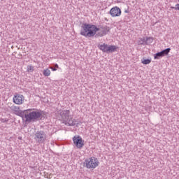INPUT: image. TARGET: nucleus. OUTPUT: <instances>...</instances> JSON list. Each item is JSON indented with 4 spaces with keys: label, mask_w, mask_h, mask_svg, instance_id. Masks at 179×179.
<instances>
[{
    "label": "nucleus",
    "mask_w": 179,
    "mask_h": 179,
    "mask_svg": "<svg viewBox=\"0 0 179 179\" xmlns=\"http://www.w3.org/2000/svg\"><path fill=\"white\" fill-rule=\"evenodd\" d=\"M13 101L15 104L20 106L23 104V101H24V96L22 94H15L13 98Z\"/></svg>",
    "instance_id": "1a4fd4ad"
},
{
    "label": "nucleus",
    "mask_w": 179,
    "mask_h": 179,
    "mask_svg": "<svg viewBox=\"0 0 179 179\" xmlns=\"http://www.w3.org/2000/svg\"><path fill=\"white\" fill-rule=\"evenodd\" d=\"M163 55L161 52H159L154 55V59H160V58H163Z\"/></svg>",
    "instance_id": "4468645a"
},
{
    "label": "nucleus",
    "mask_w": 179,
    "mask_h": 179,
    "mask_svg": "<svg viewBox=\"0 0 179 179\" xmlns=\"http://www.w3.org/2000/svg\"><path fill=\"white\" fill-rule=\"evenodd\" d=\"M178 2H179V0H178Z\"/></svg>",
    "instance_id": "4be33fe9"
},
{
    "label": "nucleus",
    "mask_w": 179,
    "mask_h": 179,
    "mask_svg": "<svg viewBox=\"0 0 179 179\" xmlns=\"http://www.w3.org/2000/svg\"><path fill=\"white\" fill-rule=\"evenodd\" d=\"M34 71V66H27V72H33Z\"/></svg>",
    "instance_id": "dca6fc26"
},
{
    "label": "nucleus",
    "mask_w": 179,
    "mask_h": 179,
    "mask_svg": "<svg viewBox=\"0 0 179 179\" xmlns=\"http://www.w3.org/2000/svg\"><path fill=\"white\" fill-rule=\"evenodd\" d=\"M10 110L12 111H13L14 114H15V115H18L19 117H23V112H22V110H20V108L18 106H13L10 107Z\"/></svg>",
    "instance_id": "9b49d317"
},
{
    "label": "nucleus",
    "mask_w": 179,
    "mask_h": 179,
    "mask_svg": "<svg viewBox=\"0 0 179 179\" xmlns=\"http://www.w3.org/2000/svg\"><path fill=\"white\" fill-rule=\"evenodd\" d=\"M69 110H62L59 113L63 124H65L67 127H75L76 125V120L70 116Z\"/></svg>",
    "instance_id": "7ed1b4c3"
},
{
    "label": "nucleus",
    "mask_w": 179,
    "mask_h": 179,
    "mask_svg": "<svg viewBox=\"0 0 179 179\" xmlns=\"http://www.w3.org/2000/svg\"><path fill=\"white\" fill-rule=\"evenodd\" d=\"M171 51V49L170 48H168L162 51H161V54H162L163 57H165V55H169V53Z\"/></svg>",
    "instance_id": "f8f14e48"
},
{
    "label": "nucleus",
    "mask_w": 179,
    "mask_h": 179,
    "mask_svg": "<svg viewBox=\"0 0 179 179\" xmlns=\"http://www.w3.org/2000/svg\"><path fill=\"white\" fill-rule=\"evenodd\" d=\"M55 68H59V66H58V64H55Z\"/></svg>",
    "instance_id": "aec40b11"
},
{
    "label": "nucleus",
    "mask_w": 179,
    "mask_h": 179,
    "mask_svg": "<svg viewBox=\"0 0 179 179\" xmlns=\"http://www.w3.org/2000/svg\"><path fill=\"white\" fill-rule=\"evenodd\" d=\"M110 15L112 17H117L118 16H121V9L120 8L115 6L110 9Z\"/></svg>",
    "instance_id": "9d476101"
},
{
    "label": "nucleus",
    "mask_w": 179,
    "mask_h": 179,
    "mask_svg": "<svg viewBox=\"0 0 179 179\" xmlns=\"http://www.w3.org/2000/svg\"><path fill=\"white\" fill-rule=\"evenodd\" d=\"M108 31H110V27L107 26L101 27L97 31L96 37H103V36H106Z\"/></svg>",
    "instance_id": "6e6552de"
},
{
    "label": "nucleus",
    "mask_w": 179,
    "mask_h": 179,
    "mask_svg": "<svg viewBox=\"0 0 179 179\" xmlns=\"http://www.w3.org/2000/svg\"><path fill=\"white\" fill-rule=\"evenodd\" d=\"M73 141L74 145H76V148H78V149H82V148H83V146L85 145V143L83 141V139H82V137L80 136H74L73 138Z\"/></svg>",
    "instance_id": "0eeeda50"
},
{
    "label": "nucleus",
    "mask_w": 179,
    "mask_h": 179,
    "mask_svg": "<svg viewBox=\"0 0 179 179\" xmlns=\"http://www.w3.org/2000/svg\"><path fill=\"white\" fill-rule=\"evenodd\" d=\"M98 48L101 50L103 52H106V54H110V52H114L117 50V46L115 45H108L106 43L99 45Z\"/></svg>",
    "instance_id": "39448f33"
},
{
    "label": "nucleus",
    "mask_w": 179,
    "mask_h": 179,
    "mask_svg": "<svg viewBox=\"0 0 179 179\" xmlns=\"http://www.w3.org/2000/svg\"><path fill=\"white\" fill-rule=\"evenodd\" d=\"M43 76H50L51 75V71L49 69H45L43 71Z\"/></svg>",
    "instance_id": "ddd939ff"
},
{
    "label": "nucleus",
    "mask_w": 179,
    "mask_h": 179,
    "mask_svg": "<svg viewBox=\"0 0 179 179\" xmlns=\"http://www.w3.org/2000/svg\"><path fill=\"white\" fill-rule=\"evenodd\" d=\"M172 9H175L176 10H179V3L176 5V7H171Z\"/></svg>",
    "instance_id": "f3484780"
},
{
    "label": "nucleus",
    "mask_w": 179,
    "mask_h": 179,
    "mask_svg": "<svg viewBox=\"0 0 179 179\" xmlns=\"http://www.w3.org/2000/svg\"><path fill=\"white\" fill-rule=\"evenodd\" d=\"M81 27L80 35L84 36V37H94V36L96 37L97 31L100 30V28L92 24L85 23Z\"/></svg>",
    "instance_id": "f257e3e1"
},
{
    "label": "nucleus",
    "mask_w": 179,
    "mask_h": 179,
    "mask_svg": "<svg viewBox=\"0 0 179 179\" xmlns=\"http://www.w3.org/2000/svg\"><path fill=\"white\" fill-rule=\"evenodd\" d=\"M150 62H152V60L147 59H144L143 61H142V64H143L144 65H149V64H150Z\"/></svg>",
    "instance_id": "2eb2a0df"
},
{
    "label": "nucleus",
    "mask_w": 179,
    "mask_h": 179,
    "mask_svg": "<svg viewBox=\"0 0 179 179\" xmlns=\"http://www.w3.org/2000/svg\"><path fill=\"white\" fill-rule=\"evenodd\" d=\"M1 122H8V121H9V120H6V119H1Z\"/></svg>",
    "instance_id": "a211bd4d"
},
{
    "label": "nucleus",
    "mask_w": 179,
    "mask_h": 179,
    "mask_svg": "<svg viewBox=\"0 0 179 179\" xmlns=\"http://www.w3.org/2000/svg\"><path fill=\"white\" fill-rule=\"evenodd\" d=\"M36 143H44L47 141V134L43 130L36 131L34 135Z\"/></svg>",
    "instance_id": "20e7f679"
},
{
    "label": "nucleus",
    "mask_w": 179,
    "mask_h": 179,
    "mask_svg": "<svg viewBox=\"0 0 179 179\" xmlns=\"http://www.w3.org/2000/svg\"><path fill=\"white\" fill-rule=\"evenodd\" d=\"M147 40H150V38H147Z\"/></svg>",
    "instance_id": "412c9836"
},
{
    "label": "nucleus",
    "mask_w": 179,
    "mask_h": 179,
    "mask_svg": "<svg viewBox=\"0 0 179 179\" xmlns=\"http://www.w3.org/2000/svg\"><path fill=\"white\" fill-rule=\"evenodd\" d=\"M87 169H96L99 164V159L94 157H92L85 160Z\"/></svg>",
    "instance_id": "423d86ee"
},
{
    "label": "nucleus",
    "mask_w": 179,
    "mask_h": 179,
    "mask_svg": "<svg viewBox=\"0 0 179 179\" xmlns=\"http://www.w3.org/2000/svg\"><path fill=\"white\" fill-rule=\"evenodd\" d=\"M26 122H34L43 116L41 110H33V109H27L23 111Z\"/></svg>",
    "instance_id": "f03ea898"
},
{
    "label": "nucleus",
    "mask_w": 179,
    "mask_h": 179,
    "mask_svg": "<svg viewBox=\"0 0 179 179\" xmlns=\"http://www.w3.org/2000/svg\"><path fill=\"white\" fill-rule=\"evenodd\" d=\"M51 70H52L53 71H57V69L54 68V67H50Z\"/></svg>",
    "instance_id": "6ab92c4d"
}]
</instances>
